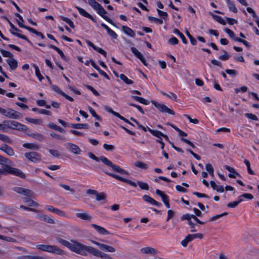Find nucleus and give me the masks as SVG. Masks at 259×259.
I'll use <instances>...</instances> for the list:
<instances>
[{
    "mask_svg": "<svg viewBox=\"0 0 259 259\" xmlns=\"http://www.w3.org/2000/svg\"><path fill=\"white\" fill-rule=\"evenodd\" d=\"M56 240L59 243L67 247L72 251L83 256L87 255V253L84 252L87 245L73 240L69 242L59 237H57Z\"/></svg>",
    "mask_w": 259,
    "mask_h": 259,
    "instance_id": "nucleus-1",
    "label": "nucleus"
},
{
    "mask_svg": "<svg viewBox=\"0 0 259 259\" xmlns=\"http://www.w3.org/2000/svg\"><path fill=\"white\" fill-rule=\"evenodd\" d=\"M88 155L90 158L95 160L96 161H99L100 160L104 164L107 166L111 168V169L118 173L122 175H128V172L125 171L124 169L121 168L117 165L113 164L110 160L104 156H100L99 158L97 157L92 152H89Z\"/></svg>",
    "mask_w": 259,
    "mask_h": 259,
    "instance_id": "nucleus-2",
    "label": "nucleus"
},
{
    "mask_svg": "<svg viewBox=\"0 0 259 259\" xmlns=\"http://www.w3.org/2000/svg\"><path fill=\"white\" fill-rule=\"evenodd\" d=\"M85 253H89L94 256L100 258L101 259H114V258L109 254L102 252L99 249L91 246H87L84 251Z\"/></svg>",
    "mask_w": 259,
    "mask_h": 259,
    "instance_id": "nucleus-3",
    "label": "nucleus"
},
{
    "mask_svg": "<svg viewBox=\"0 0 259 259\" xmlns=\"http://www.w3.org/2000/svg\"><path fill=\"white\" fill-rule=\"evenodd\" d=\"M36 248L44 251L55 253L59 255L64 254V251L62 249L55 245L39 244L36 246Z\"/></svg>",
    "mask_w": 259,
    "mask_h": 259,
    "instance_id": "nucleus-4",
    "label": "nucleus"
},
{
    "mask_svg": "<svg viewBox=\"0 0 259 259\" xmlns=\"http://www.w3.org/2000/svg\"><path fill=\"white\" fill-rule=\"evenodd\" d=\"M0 113L9 118L18 119L21 116L20 113L9 108L5 109L0 107Z\"/></svg>",
    "mask_w": 259,
    "mask_h": 259,
    "instance_id": "nucleus-5",
    "label": "nucleus"
},
{
    "mask_svg": "<svg viewBox=\"0 0 259 259\" xmlns=\"http://www.w3.org/2000/svg\"><path fill=\"white\" fill-rule=\"evenodd\" d=\"M4 123H7L6 125L9 128L21 131H26L28 130V127L14 120L4 121Z\"/></svg>",
    "mask_w": 259,
    "mask_h": 259,
    "instance_id": "nucleus-6",
    "label": "nucleus"
},
{
    "mask_svg": "<svg viewBox=\"0 0 259 259\" xmlns=\"http://www.w3.org/2000/svg\"><path fill=\"white\" fill-rule=\"evenodd\" d=\"M5 170L6 175L9 174L20 177L21 178H25V175L20 169L12 167L9 164L5 165Z\"/></svg>",
    "mask_w": 259,
    "mask_h": 259,
    "instance_id": "nucleus-7",
    "label": "nucleus"
},
{
    "mask_svg": "<svg viewBox=\"0 0 259 259\" xmlns=\"http://www.w3.org/2000/svg\"><path fill=\"white\" fill-rule=\"evenodd\" d=\"M151 103L159 111L162 113H167L172 115L175 114V112L172 110L168 108L164 104L159 103L154 100H152Z\"/></svg>",
    "mask_w": 259,
    "mask_h": 259,
    "instance_id": "nucleus-8",
    "label": "nucleus"
},
{
    "mask_svg": "<svg viewBox=\"0 0 259 259\" xmlns=\"http://www.w3.org/2000/svg\"><path fill=\"white\" fill-rule=\"evenodd\" d=\"M13 191L16 192L17 193L26 196L25 197H33L34 194L33 192L31 190L19 187H14L13 188Z\"/></svg>",
    "mask_w": 259,
    "mask_h": 259,
    "instance_id": "nucleus-9",
    "label": "nucleus"
},
{
    "mask_svg": "<svg viewBox=\"0 0 259 259\" xmlns=\"http://www.w3.org/2000/svg\"><path fill=\"white\" fill-rule=\"evenodd\" d=\"M13 191L16 192L17 193L26 196L25 197H33L34 194L33 192L31 190L19 187H14L13 188Z\"/></svg>",
    "mask_w": 259,
    "mask_h": 259,
    "instance_id": "nucleus-10",
    "label": "nucleus"
},
{
    "mask_svg": "<svg viewBox=\"0 0 259 259\" xmlns=\"http://www.w3.org/2000/svg\"><path fill=\"white\" fill-rule=\"evenodd\" d=\"M13 191L16 192L17 193L26 196L25 197H33L34 194L33 192L31 190L19 187H14L13 188Z\"/></svg>",
    "mask_w": 259,
    "mask_h": 259,
    "instance_id": "nucleus-11",
    "label": "nucleus"
},
{
    "mask_svg": "<svg viewBox=\"0 0 259 259\" xmlns=\"http://www.w3.org/2000/svg\"><path fill=\"white\" fill-rule=\"evenodd\" d=\"M91 242L94 244L97 245L101 250H103L105 251L109 252H114L116 251V249L112 246L108 245L103 243H100L94 240H92Z\"/></svg>",
    "mask_w": 259,
    "mask_h": 259,
    "instance_id": "nucleus-12",
    "label": "nucleus"
},
{
    "mask_svg": "<svg viewBox=\"0 0 259 259\" xmlns=\"http://www.w3.org/2000/svg\"><path fill=\"white\" fill-rule=\"evenodd\" d=\"M24 155L28 160L33 162H36L41 160L40 155L35 152H26L25 153Z\"/></svg>",
    "mask_w": 259,
    "mask_h": 259,
    "instance_id": "nucleus-13",
    "label": "nucleus"
},
{
    "mask_svg": "<svg viewBox=\"0 0 259 259\" xmlns=\"http://www.w3.org/2000/svg\"><path fill=\"white\" fill-rule=\"evenodd\" d=\"M106 174L107 175H108V176H109L114 179H116V180H118L120 181L126 183L132 186L133 187H137V184H136V183H135L134 182H133L130 180L123 178L119 176L116 175L112 174V173L106 172Z\"/></svg>",
    "mask_w": 259,
    "mask_h": 259,
    "instance_id": "nucleus-14",
    "label": "nucleus"
},
{
    "mask_svg": "<svg viewBox=\"0 0 259 259\" xmlns=\"http://www.w3.org/2000/svg\"><path fill=\"white\" fill-rule=\"evenodd\" d=\"M10 26H11V33L19 37H20L22 39H24L25 40H28V39L26 37V36H25V35H22L21 34V33H19V32L20 31V30H19L18 29H17L14 25L13 23H12L8 19H7Z\"/></svg>",
    "mask_w": 259,
    "mask_h": 259,
    "instance_id": "nucleus-15",
    "label": "nucleus"
},
{
    "mask_svg": "<svg viewBox=\"0 0 259 259\" xmlns=\"http://www.w3.org/2000/svg\"><path fill=\"white\" fill-rule=\"evenodd\" d=\"M96 10L97 11V13L107 22L113 25H115L112 20L105 15V14L107 13V12L101 5L98 7Z\"/></svg>",
    "mask_w": 259,
    "mask_h": 259,
    "instance_id": "nucleus-16",
    "label": "nucleus"
},
{
    "mask_svg": "<svg viewBox=\"0 0 259 259\" xmlns=\"http://www.w3.org/2000/svg\"><path fill=\"white\" fill-rule=\"evenodd\" d=\"M0 164L4 165L3 168L2 169L0 168V175H6V171L5 170V165L6 164L12 165L13 162L8 158L0 155Z\"/></svg>",
    "mask_w": 259,
    "mask_h": 259,
    "instance_id": "nucleus-17",
    "label": "nucleus"
},
{
    "mask_svg": "<svg viewBox=\"0 0 259 259\" xmlns=\"http://www.w3.org/2000/svg\"><path fill=\"white\" fill-rule=\"evenodd\" d=\"M66 148L75 154H79L81 151L78 146L70 143L66 144Z\"/></svg>",
    "mask_w": 259,
    "mask_h": 259,
    "instance_id": "nucleus-18",
    "label": "nucleus"
},
{
    "mask_svg": "<svg viewBox=\"0 0 259 259\" xmlns=\"http://www.w3.org/2000/svg\"><path fill=\"white\" fill-rule=\"evenodd\" d=\"M76 216L77 218H78L82 220L86 221H91L93 219L92 216L90 214H89L86 211H83V212H79V213H76Z\"/></svg>",
    "mask_w": 259,
    "mask_h": 259,
    "instance_id": "nucleus-19",
    "label": "nucleus"
},
{
    "mask_svg": "<svg viewBox=\"0 0 259 259\" xmlns=\"http://www.w3.org/2000/svg\"><path fill=\"white\" fill-rule=\"evenodd\" d=\"M36 217L41 220V221H45L46 222H47L48 223H49V224H55V221L54 220L48 217V215H46V214H37L36 215Z\"/></svg>",
    "mask_w": 259,
    "mask_h": 259,
    "instance_id": "nucleus-20",
    "label": "nucleus"
},
{
    "mask_svg": "<svg viewBox=\"0 0 259 259\" xmlns=\"http://www.w3.org/2000/svg\"><path fill=\"white\" fill-rule=\"evenodd\" d=\"M142 198L145 202H148L152 205H155L158 207H159L161 205V204L160 203L157 202L152 197L147 195H144V196H143Z\"/></svg>",
    "mask_w": 259,
    "mask_h": 259,
    "instance_id": "nucleus-21",
    "label": "nucleus"
},
{
    "mask_svg": "<svg viewBox=\"0 0 259 259\" xmlns=\"http://www.w3.org/2000/svg\"><path fill=\"white\" fill-rule=\"evenodd\" d=\"M0 150L10 156H13L15 154L14 150L10 146L6 144L0 147Z\"/></svg>",
    "mask_w": 259,
    "mask_h": 259,
    "instance_id": "nucleus-22",
    "label": "nucleus"
},
{
    "mask_svg": "<svg viewBox=\"0 0 259 259\" xmlns=\"http://www.w3.org/2000/svg\"><path fill=\"white\" fill-rule=\"evenodd\" d=\"M75 8L78 11L80 15L86 18H89L94 22H96V20L92 16V15L89 14L85 10L79 7H75Z\"/></svg>",
    "mask_w": 259,
    "mask_h": 259,
    "instance_id": "nucleus-23",
    "label": "nucleus"
},
{
    "mask_svg": "<svg viewBox=\"0 0 259 259\" xmlns=\"http://www.w3.org/2000/svg\"><path fill=\"white\" fill-rule=\"evenodd\" d=\"M91 226L95 229L97 230V231H98V232L101 234H103V235H108V234H109L110 233L109 231H108L107 230H106L104 228L101 227V226H98L97 225H96V224H92Z\"/></svg>",
    "mask_w": 259,
    "mask_h": 259,
    "instance_id": "nucleus-24",
    "label": "nucleus"
},
{
    "mask_svg": "<svg viewBox=\"0 0 259 259\" xmlns=\"http://www.w3.org/2000/svg\"><path fill=\"white\" fill-rule=\"evenodd\" d=\"M141 253L144 254H155L157 253L156 250L151 247H146L142 248L140 249Z\"/></svg>",
    "mask_w": 259,
    "mask_h": 259,
    "instance_id": "nucleus-25",
    "label": "nucleus"
},
{
    "mask_svg": "<svg viewBox=\"0 0 259 259\" xmlns=\"http://www.w3.org/2000/svg\"><path fill=\"white\" fill-rule=\"evenodd\" d=\"M133 53L139 59H140L143 64L147 66L148 64L146 62L145 58H144L142 54L138 50H132Z\"/></svg>",
    "mask_w": 259,
    "mask_h": 259,
    "instance_id": "nucleus-26",
    "label": "nucleus"
},
{
    "mask_svg": "<svg viewBox=\"0 0 259 259\" xmlns=\"http://www.w3.org/2000/svg\"><path fill=\"white\" fill-rule=\"evenodd\" d=\"M31 197H27L24 198V202L30 207H38L39 206L38 203L31 199L30 198Z\"/></svg>",
    "mask_w": 259,
    "mask_h": 259,
    "instance_id": "nucleus-27",
    "label": "nucleus"
},
{
    "mask_svg": "<svg viewBox=\"0 0 259 259\" xmlns=\"http://www.w3.org/2000/svg\"><path fill=\"white\" fill-rule=\"evenodd\" d=\"M7 62L12 70H15L18 67L17 61L13 58L8 59Z\"/></svg>",
    "mask_w": 259,
    "mask_h": 259,
    "instance_id": "nucleus-28",
    "label": "nucleus"
},
{
    "mask_svg": "<svg viewBox=\"0 0 259 259\" xmlns=\"http://www.w3.org/2000/svg\"><path fill=\"white\" fill-rule=\"evenodd\" d=\"M69 126L75 129H88L89 128V125L88 124L84 123H71Z\"/></svg>",
    "mask_w": 259,
    "mask_h": 259,
    "instance_id": "nucleus-29",
    "label": "nucleus"
},
{
    "mask_svg": "<svg viewBox=\"0 0 259 259\" xmlns=\"http://www.w3.org/2000/svg\"><path fill=\"white\" fill-rule=\"evenodd\" d=\"M27 135L30 137H32L40 141H42L45 139L44 136L38 133L27 134Z\"/></svg>",
    "mask_w": 259,
    "mask_h": 259,
    "instance_id": "nucleus-30",
    "label": "nucleus"
},
{
    "mask_svg": "<svg viewBox=\"0 0 259 259\" xmlns=\"http://www.w3.org/2000/svg\"><path fill=\"white\" fill-rule=\"evenodd\" d=\"M224 167L226 169L228 170L231 174H229L228 176L230 178L235 179L236 178L235 174L236 172V171L235 170V169L233 167H232L229 165H225Z\"/></svg>",
    "mask_w": 259,
    "mask_h": 259,
    "instance_id": "nucleus-31",
    "label": "nucleus"
},
{
    "mask_svg": "<svg viewBox=\"0 0 259 259\" xmlns=\"http://www.w3.org/2000/svg\"><path fill=\"white\" fill-rule=\"evenodd\" d=\"M48 126L52 129L59 131L60 133H63L65 132V130L63 128H62V127H61L60 126H59L58 125H56L55 124H54L53 122L49 123L48 124Z\"/></svg>",
    "mask_w": 259,
    "mask_h": 259,
    "instance_id": "nucleus-32",
    "label": "nucleus"
},
{
    "mask_svg": "<svg viewBox=\"0 0 259 259\" xmlns=\"http://www.w3.org/2000/svg\"><path fill=\"white\" fill-rule=\"evenodd\" d=\"M155 193L157 195L160 196L161 197L162 200L163 202V203H165V202H167L168 201V196L164 194L163 192L160 191L159 189H156Z\"/></svg>",
    "mask_w": 259,
    "mask_h": 259,
    "instance_id": "nucleus-33",
    "label": "nucleus"
},
{
    "mask_svg": "<svg viewBox=\"0 0 259 259\" xmlns=\"http://www.w3.org/2000/svg\"><path fill=\"white\" fill-rule=\"evenodd\" d=\"M122 29L124 31L125 33L127 35L133 37L135 36V33L130 28L126 26H123L122 27Z\"/></svg>",
    "mask_w": 259,
    "mask_h": 259,
    "instance_id": "nucleus-34",
    "label": "nucleus"
},
{
    "mask_svg": "<svg viewBox=\"0 0 259 259\" xmlns=\"http://www.w3.org/2000/svg\"><path fill=\"white\" fill-rule=\"evenodd\" d=\"M148 131L150 132L154 136L160 138V137H162L163 136V133L157 130H153L150 128H148Z\"/></svg>",
    "mask_w": 259,
    "mask_h": 259,
    "instance_id": "nucleus-35",
    "label": "nucleus"
},
{
    "mask_svg": "<svg viewBox=\"0 0 259 259\" xmlns=\"http://www.w3.org/2000/svg\"><path fill=\"white\" fill-rule=\"evenodd\" d=\"M23 147L30 149H38L39 146L34 143H24Z\"/></svg>",
    "mask_w": 259,
    "mask_h": 259,
    "instance_id": "nucleus-36",
    "label": "nucleus"
},
{
    "mask_svg": "<svg viewBox=\"0 0 259 259\" xmlns=\"http://www.w3.org/2000/svg\"><path fill=\"white\" fill-rule=\"evenodd\" d=\"M120 78L126 84H132L133 83V81L128 79L124 74H121L119 75Z\"/></svg>",
    "mask_w": 259,
    "mask_h": 259,
    "instance_id": "nucleus-37",
    "label": "nucleus"
},
{
    "mask_svg": "<svg viewBox=\"0 0 259 259\" xmlns=\"http://www.w3.org/2000/svg\"><path fill=\"white\" fill-rule=\"evenodd\" d=\"M135 165L136 167H138L143 169H146L148 168L147 164L141 161H137L135 163Z\"/></svg>",
    "mask_w": 259,
    "mask_h": 259,
    "instance_id": "nucleus-38",
    "label": "nucleus"
},
{
    "mask_svg": "<svg viewBox=\"0 0 259 259\" xmlns=\"http://www.w3.org/2000/svg\"><path fill=\"white\" fill-rule=\"evenodd\" d=\"M33 66L35 68V73L36 76L38 77V79L40 81H41L44 79V77L41 74L38 66L35 64H33Z\"/></svg>",
    "mask_w": 259,
    "mask_h": 259,
    "instance_id": "nucleus-39",
    "label": "nucleus"
},
{
    "mask_svg": "<svg viewBox=\"0 0 259 259\" xmlns=\"http://www.w3.org/2000/svg\"><path fill=\"white\" fill-rule=\"evenodd\" d=\"M0 140L2 141L11 144L13 141L12 140L7 136L0 134Z\"/></svg>",
    "mask_w": 259,
    "mask_h": 259,
    "instance_id": "nucleus-40",
    "label": "nucleus"
},
{
    "mask_svg": "<svg viewBox=\"0 0 259 259\" xmlns=\"http://www.w3.org/2000/svg\"><path fill=\"white\" fill-rule=\"evenodd\" d=\"M89 4L95 10L99 7L101 5L97 2L95 0H88Z\"/></svg>",
    "mask_w": 259,
    "mask_h": 259,
    "instance_id": "nucleus-41",
    "label": "nucleus"
},
{
    "mask_svg": "<svg viewBox=\"0 0 259 259\" xmlns=\"http://www.w3.org/2000/svg\"><path fill=\"white\" fill-rule=\"evenodd\" d=\"M18 24L20 27L25 28L33 33L36 34L37 32V31L35 29H34L31 27L26 26L24 25L23 24H22L19 22H18Z\"/></svg>",
    "mask_w": 259,
    "mask_h": 259,
    "instance_id": "nucleus-42",
    "label": "nucleus"
},
{
    "mask_svg": "<svg viewBox=\"0 0 259 259\" xmlns=\"http://www.w3.org/2000/svg\"><path fill=\"white\" fill-rule=\"evenodd\" d=\"M137 184L142 190H148L149 189L148 185L141 181H138Z\"/></svg>",
    "mask_w": 259,
    "mask_h": 259,
    "instance_id": "nucleus-43",
    "label": "nucleus"
},
{
    "mask_svg": "<svg viewBox=\"0 0 259 259\" xmlns=\"http://www.w3.org/2000/svg\"><path fill=\"white\" fill-rule=\"evenodd\" d=\"M227 3L228 4L229 9L231 11L233 12L234 13L237 12V9L232 2H231L230 0H228Z\"/></svg>",
    "mask_w": 259,
    "mask_h": 259,
    "instance_id": "nucleus-44",
    "label": "nucleus"
},
{
    "mask_svg": "<svg viewBox=\"0 0 259 259\" xmlns=\"http://www.w3.org/2000/svg\"><path fill=\"white\" fill-rule=\"evenodd\" d=\"M96 200L97 201H101L103 200H105L106 198V195L105 193L101 192L100 193H98L97 192V194H96Z\"/></svg>",
    "mask_w": 259,
    "mask_h": 259,
    "instance_id": "nucleus-45",
    "label": "nucleus"
},
{
    "mask_svg": "<svg viewBox=\"0 0 259 259\" xmlns=\"http://www.w3.org/2000/svg\"><path fill=\"white\" fill-rule=\"evenodd\" d=\"M25 119L27 121L33 124H40L42 123V121L40 119H35L28 117H26Z\"/></svg>",
    "mask_w": 259,
    "mask_h": 259,
    "instance_id": "nucleus-46",
    "label": "nucleus"
},
{
    "mask_svg": "<svg viewBox=\"0 0 259 259\" xmlns=\"http://www.w3.org/2000/svg\"><path fill=\"white\" fill-rule=\"evenodd\" d=\"M1 53L3 56L5 57H8L9 59H11L13 57V55L9 51H6L5 50H1Z\"/></svg>",
    "mask_w": 259,
    "mask_h": 259,
    "instance_id": "nucleus-47",
    "label": "nucleus"
},
{
    "mask_svg": "<svg viewBox=\"0 0 259 259\" xmlns=\"http://www.w3.org/2000/svg\"><path fill=\"white\" fill-rule=\"evenodd\" d=\"M89 111L90 113L92 115L93 117H95L97 120L99 121L102 120V118H101V117L96 113L94 109H93L92 107H90Z\"/></svg>",
    "mask_w": 259,
    "mask_h": 259,
    "instance_id": "nucleus-48",
    "label": "nucleus"
},
{
    "mask_svg": "<svg viewBox=\"0 0 259 259\" xmlns=\"http://www.w3.org/2000/svg\"><path fill=\"white\" fill-rule=\"evenodd\" d=\"M191 241L195 238H199L202 239L203 237V235L202 233H197L194 234H189L188 235Z\"/></svg>",
    "mask_w": 259,
    "mask_h": 259,
    "instance_id": "nucleus-49",
    "label": "nucleus"
},
{
    "mask_svg": "<svg viewBox=\"0 0 259 259\" xmlns=\"http://www.w3.org/2000/svg\"><path fill=\"white\" fill-rule=\"evenodd\" d=\"M0 239L10 242H15L16 240L13 238L8 236H5L0 235Z\"/></svg>",
    "mask_w": 259,
    "mask_h": 259,
    "instance_id": "nucleus-50",
    "label": "nucleus"
},
{
    "mask_svg": "<svg viewBox=\"0 0 259 259\" xmlns=\"http://www.w3.org/2000/svg\"><path fill=\"white\" fill-rule=\"evenodd\" d=\"M174 33H175L179 35V37H181L183 42L184 44H186V42H187L186 38H185V36L178 29H175L174 30Z\"/></svg>",
    "mask_w": 259,
    "mask_h": 259,
    "instance_id": "nucleus-51",
    "label": "nucleus"
},
{
    "mask_svg": "<svg viewBox=\"0 0 259 259\" xmlns=\"http://www.w3.org/2000/svg\"><path fill=\"white\" fill-rule=\"evenodd\" d=\"M61 19L66 22L68 24V25L72 28H74L75 26L73 24V22L69 18L65 17H61Z\"/></svg>",
    "mask_w": 259,
    "mask_h": 259,
    "instance_id": "nucleus-52",
    "label": "nucleus"
},
{
    "mask_svg": "<svg viewBox=\"0 0 259 259\" xmlns=\"http://www.w3.org/2000/svg\"><path fill=\"white\" fill-rule=\"evenodd\" d=\"M212 16L215 19V20L219 23L223 25L226 24L225 21L221 16L214 15H212Z\"/></svg>",
    "mask_w": 259,
    "mask_h": 259,
    "instance_id": "nucleus-53",
    "label": "nucleus"
},
{
    "mask_svg": "<svg viewBox=\"0 0 259 259\" xmlns=\"http://www.w3.org/2000/svg\"><path fill=\"white\" fill-rule=\"evenodd\" d=\"M228 214V212H224L220 214H217V215H214L210 219V221H214L221 218V217H222L223 216L227 215Z\"/></svg>",
    "mask_w": 259,
    "mask_h": 259,
    "instance_id": "nucleus-54",
    "label": "nucleus"
},
{
    "mask_svg": "<svg viewBox=\"0 0 259 259\" xmlns=\"http://www.w3.org/2000/svg\"><path fill=\"white\" fill-rule=\"evenodd\" d=\"M51 89L55 92L60 94L61 95H63L64 94V92L60 90V89L56 85H51Z\"/></svg>",
    "mask_w": 259,
    "mask_h": 259,
    "instance_id": "nucleus-55",
    "label": "nucleus"
},
{
    "mask_svg": "<svg viewBox=\"0 0 259 259\" xmlns=\"http://www.w3.org/2000/svg\"><path fill=\"white\" fill-rule=\"evenodd\" d=\"M191 241V240L190 239V238L189 237V235H188L182 241H181V245L184 246V247H186L188 243Z\"/></svg>",
    "mask_w": 259,
    "mask_h": 259,
    "instance_id": "nucleus-56",
    "label": "nucleus"
},
{
    "mask_svg": "<svg viewBox=\"0 0 259 259\" xmlns=\"http://www.w3.org/2000/svg\"><path fill=\"white\" fill-rule=\"evenodd\" d=\"M206 169L210 175L213 176V168L210 163L206 164Z\"/></svg>",
    "mask_w": 259,
    "mask_h": 259,
    "instance_id": "nucleus-57",
    "label": "nucleus"
},
{
    "mask_svg": "<svg viewBox=\"0 0 259 259\" xmlns=\"http://www.w3.org/2000/svg\"><path fill=\"white\" fill-rule=\"evenodd\" d=\"M245 116L248 119L255 121L258 120L257 117L254 114H252L251 113H246Z\"/></svg>",
    "mask_w": 259,
    "mask_h": 259,
    "instance_id": "nucleus-58",
    "label": "nucleus"
},
{
    "mask_svg": "<svg viewBox=\"0 0 259 259\" xmlns=\"http://www.w3.org/2000/svg\"><path fill=\"white\" fill-rule=\"evenodd\" d=\"M85 87L92 92V93L96 96H99L100 95L99 93L97 91H96L93 87L90 85H86Z\"/></svg>",
    "mask_w": 259,
    "mask_h": 259,
    "instance_id": "nucleus-59",
    "label": "nucleus"
},
{
    "mask_svg": "<svg viewBox=\"0 0 259 259\" xmlns=\"http://www.w3.org/2000/svg\"><path fill=\"white\" fill-rule=\"evenodd\" d=\"M20 207L21 209H25V210H29V211H33V212H39V210L38 209H34V208H31V207H27V206H25L23 205H21L20 206Z\"/></svg>",
    "mask_w": 259,
    "mask_h": 259,
    "instance_id": "nucleus-60",
    "label": "nucleus"
},
{
    "mask_svg": "<svg viewBox=\"0 0 259 259\" xmlns=\"http://www.w3.org/2000/svg\"><path fill=\"white\" fill-rule=\"evenodd\" d=\"M163 95L170 99L174 100L175 101H177V95L173 93H170L169 94H167L166 93H163Z\"/></svg>",
    "mask_w": 259,
    "mask_h": 259,
    "instance_id": "nucleus-61",
    "label": "nucleus"
},
{
    "mask_svg": "<svg viewBox=\"0 0 259 259\" xmlns=\"http://www.w3.org/2000/svg\"><path fill=\"white\" fill-rule=\"evenodd\" d=\"M225 72L230 75H232L233 76H235L237 74V72L236 70H234V69H227L225 70Z\"/></svg>",
    "mask_w": 259,
    "mask_h": 259,
    "instance_id": "nucleus-62",
    "label": "nucleus"
},
{
    "mask_svg": "<svg viewBox=\"0 0 259 259\" xmlns=\"http://www.w3.org/2000/svg\"><path fill=\"white\" fill-rule=\"evenodd\" d=\"M59 186L64 188L65 190L70 191L71 193H74L75 192L74 189L70 188V187L68 185L60 184Z\"/></svg>",
    "mask_w": 259,
    "mask_h": 259,
    "instance_id": "nucleus-63",
    "label": "nucleus"
},
{
    "mask_svg": "<svg viewBox=\"0 0 259 259\" xmlns=\"http://www.w3.org/2000/svg\"><path fill=\"white\" fill-rule=\"evenodd\" d=\"M157 12L160 17H162L163 19H165L167 17V14L166 12L162 11L159 9L157 10Z\"/></svg>",
    "mask_w": 259,
    "mask_h": 259,
    "instance_id": "nucleus-64",
    "label": "nucleus"
}]
</instances>
